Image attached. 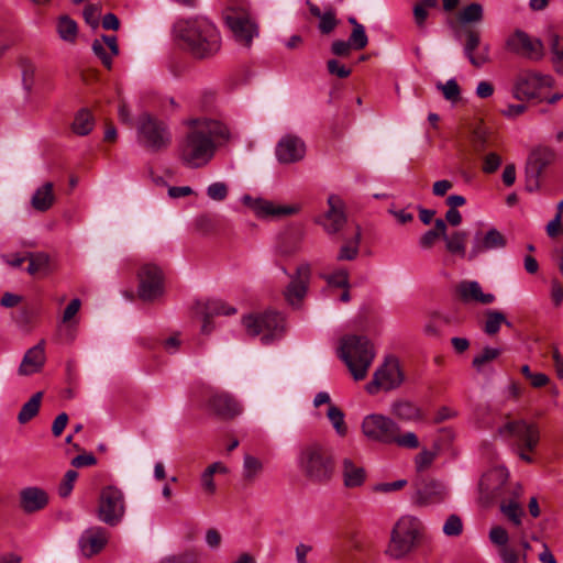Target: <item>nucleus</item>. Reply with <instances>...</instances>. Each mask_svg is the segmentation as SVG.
<instances>
[{
	"label": "nucleus",
	"instance_id": "nucleus-36",
	"mask_svg": "<svg viewBox=\"0 0 563 563\" xmlns=\"http://www.w3.org/2000/svg\"><path fill=\"white\" fill-rule=\"evenodd\" d=\"M327 417L339 437L343 438L347 434V426L344 420L345 415L338 406L330 405L327 410Z\"/></svg>",
	"mask_w": 563,
	"mask_h": 563
},
{
	"label": "nucleus",
	"instance_id": "nucleus-15",
	"mask_svg": "<svg viewBox=\"0 0 563 563\" xmlns=\"http://www.w3.org/2000/svg\"><path fill=\"white\" fill-rule=\"evenodd\" d=\"M163 294V274L158 266L144 264L139 272V296L154 300Z\"/></svg>",
	"mask_w": 563,
	"mask_h": 563
},
{
	"label": "nucleus",
	"instance_id": "nucleus-17",
	"mask_svg": "<svg viewBox=\"0 0 563 563\" xmlns=\"http://www.w3.org/2000/svg\"><path fill=\"white\" fill-rule=\"evenodd\" d=\"M306 143L295 134H286L276 144L275 155L280 164H294L303 159Z\"/></svg>",
	"mask_w": 563,
	"mask_h": 563
},
{
	"label": "nucleus",
	"instance_id": "nucleus-16",
	"mask_svg": "<svg viewBox=\"0 0 563 563\" xmlns=\"http://www.w3.org/2000/svg\"><path fill=\"white\" fill-rule=\"evenodd\" d=\"M506 48L529 59H540L543 56L542 42L539 38H532L521 30H516L508 36Z\"/></svg>",
	"mask_w": 563,
	"mask_h": 563
},
{
	"label": "nucleus",
	"instance_id": "nucleus-43",
	"mask_svg": "<svg viewBox=\"0 0 563 563\" xmlns=\"http://www.w3.org/2000/svg\"><path fill=\"white\" fill-rule=\"evenodd\" d=\"M446 223L443 219H437L434 227L427 231L421 238V244L424 246L434 244L440 238L445 236Z\"/></svg>",
	"mask_w": 563,
	"mask_h": 563
},
{
	"label": "nucleus",
	"instance_id": "nucleus-53",
	"mask_svg": "<svg viewBox=\"0 0 563 563\" xmlns=\"http://www.w3.org/2000/svg\"><path fill=\"white\" fill-rule=\"evenodd\" d=\"M329 286L338 287V288H349V274L344 269H340L334 272L331 275L324 276Z\"/></svg>",
	"mask_w": 563,
	"mask_h": 563
},
{
	"label": "nucleus",
	"instance_id": "nucleus-10",
	"mask_svg": "<svg viewBox=\"0 0 563 563\" xmlns=\"http://www.w3.org/2000/svg\"><path fill=\"white\" fill-rule=\"evenodd\" d=\"M125 514V499L122 490L108 485L100 490L97 517L103 523L114 527L121 522Z\"/></svg>",
	"mask_w": 563,
	"mask_h": 563
},
{
	"label": "nucleus",
	"instance_id": "nucleus-31",
	"mask_svg": "<svg viewBox=\"0 0 563 563\" xmlns=\"http://www.w3.org/2000/svg\"><path fill=\"white\" fill-rule=\"evenodd\" d=\"M420 504L440 501L446 495L445 486L437 481H428L417 490Z\"/></svg>",
	"mask_w": 563,
	"mask_h": 563
},
{
	"label": "nucleus",
	"instance_id": "nucleus-5",
	"mask_svg": "<svg viewBox=\"0 0 563 563\" xmlns=\"http://www.w3.org/2000/svg\"><path fill=\"white\" fill-rule=\"evenodd\" d=\"M339 357L345 363L353 378L362 380L374 361L375 351L366 336L351 334L341 339Z\"/></svg>",
	"mask_w": 563,
	"mask_h": 563
},
{
	"label": "nucleus",
	"instance_id": "nucleus-44",
	"mask_svg": "<svg viewBox=\"0 0 563 563\" xmlns=\"http://www.w3.org/2000/svg\"><path fill=\"white\" fill-rule=\"evenodd\" d=\"M552 60L558 73L563 74V37L552 34L550 37Z\"/></svg>",
	"mask_w": 563,
	"mask_h": 563
},
{
	"label": "nucleus",
	"instance_id": "nucleus-9",
	"mask_svg": "<svg viewBox=\"0 0 563 563\" xmlns=\"http://www.w3.org/2000/svg\"><path fill=\"white\" fill-rule=\"evenodd\" d=\"M224 21L234 40L245 47H250L253 38L258 36V25L245 5H232L224 11Z\"/></svg>",
	"mask_w": 563,
	"mask_h": 563
},
{
	"label": "nucleus",
	"instance_id": "nucleus-63",
	"mask_svg": "<svg viewBox=\"0 0 563 563\" xmlns=\"http://www.w3.org/2000/svg\"><path fill=\"white\" fill-rule=\"evenodd\" d=\"M67 422H68V415L65 412L59 413L53 421L52 433L55 437H59L63 433L64 429L66 428Z\"/></svg>",
	"mask_w": 563,
	"mask_h": 563
},
{
	"label": "nucleus",
	"instance_id": "nucleus-6",
	"mask_svg": "<svg viewBox=\"0 0 563 563\" xmlns=\"http://www.w3.org/2000/svg\"><path fill=\"white\" fill-rule=\"evenodd\" d=\"M242 323L250 336H260L264 345L280 340L286 331L285 318L276 311L251 313L243 317Z\"/></svg>",
	"mask_w": 563,
	"mask_h": 563
},
{
	"label": "nucleus",
	"instance_id": "nucleus-54",
	"mask_svg": "<svg viewBox=\"0 0 563 563\" xmlns=\"http://www.w3.org/2000/svg\"><path fill=\"white\" fill-rule=\"evenodd\" d=\"M483 246H504L506 240L504 235L496 229H490L483 238Z\"/></svg>",
	"mask_w": 563,
	"mask_h": 563
},
{
	"label": "nucleus",
	"instance_id": "nucleus-2",
	"mask_svg": "<svg viewBox=\"0 0 563 563\" xmlns=\"http://www.w3.org/2000/svg\"><path fill=\"white\" fill-rule=\"evenodd\" d=\"M174 33L187 52L197 59H207L221 49V35L216 24L206 16L180 19Z\"/></svg>",
	"mask_w": 563,
	"mask_h": 563
},
{
	"label": "nucleus",
	"instance_id": "nucleus-61",
	"mask_svg": "<svg viewBox=\"0 0 563 563\" xmlns=\"http://www.w3.org/2000/svg\"><path fill=\"white\" fill-rule=\"evenodd\" d=\"M96 463L97 459L92 453L79 454L71 460V466L74 467L92 466Z\"/></svg>",
	"mask_w": 563,
	"mask_h": 563
},
{
	"label": "nucleus",
	"instance_id": "nucleus-64",
	"mask_svg": "<svg viewBox=\"0 0 563 563\" xmlns=\"http://www.w3.org/2000/svg\"><path fill=\"white\" fill-rule=\"evenodd\" d=\"M499 556L503 563H518L519 561V554L508 545L499 549Z\"/></svg>",
	"mask_w": 563,
	"mask_h": 563
},
{
	"label": "nucleus",
	"instance_id": "nucleus-46",
	"mask_svg": "<svg viewBox=\"0 0 563 563\" xmlns=\"http://www.w3.org/2000/svg\"><path fill=\"white\" fill-rule=\"evenodd\" d=\"M437 88L443 93V97L451 102H456L461 96V89L455 79H449L446 82H438Z\"/></svg>",
	"mask_w": 563,
	"mask_h": 563
},
{
	"label": "nucleus",
	"instance_id": "nucleus-13",
	"mask_svg": "<svg viewBox=\"0 0 563 563\" xmlns=\"http://www.w3.org/2000/svg\"><path fill=\"white\" fill-rule=\"evenodd\" d=\"M205 407L224 420L233 419L243 411L242 405L231 394L212 388L206 391Z\"/></svg>",
	"mask_w": 563,
	"mask_h": 563
},
{
	"label": "nucleus",
	"instance_id": "nucleus-4",
	"mask_svg": "<svg viewBox=\"0 0 563 563\" xmlns=\"http://www.w3.org/2000/svg\"><path fill=\"white\" fill-rule=\"evenodd\" d=\"M361 432L369 442L384 445L396 444L400 448L417 449L419 439L415 432H400L399 424L382 413L366 415L361 422Z\"/></svg>",
	"mask_w": 563,
	"mask_h": 563
},
{
	"label": "nucleus",
	"instance_id": "nucleus-45",
	"mask_svg": "<svg viewBox=\"0 0 563 563\" xmlns=\"http://www.w3.org/2000/svg\"><path fill=\"white\" fill-rule=\"evenodd\" d=\"M483 19V7L479 3H471L462 9L459 20L462 23L479 22Z\"/></svg>",
	"mask_w": 563,
	"mask_h": 563
},
{
	"label": "nucleus",
	"instance_id": "nucleus-26",
	"mask_svg": "<svg viewBox=\"0 0 563 563\" xmlns=\"http://www.w3.org/2000/svg\"><path fill=\"white\" fill-rule=\"evenodd\" d=\"M341 474L346 488H356L366 481V471L362 464L351 457H344L341 462Z\"/></svg>",
	"mask_w": 563,
	"mask_h": 563
},
{
	"label": "nucleus",
	"instance_id": "nucleus-56",
	"mask_svg": "<svg viewBox=\"0 0 563 563\" xmlns=\"http://www.w3.org/2000/svg\"><path fill=\"white\" fill-rule=\"evenodd\" d=\"M354 47L350 44L349 40H335L331 44V53L338 57H347Z\"/></svg>",
	"mask_w": 563,
	"mask_h": 563
},
{
	"label": "nucleus",
	"instance_id": "nucleus-12",
	"mask_svg": "<svg viewBox=\"0 0 563 563\" xmlns=\"http://www.w3.org/2000/svg\"><path fill=\"white\" fill-rule=\"evenodd\" d=\"M404 382V374L399 362L395 357H387L375 371L373 379L366 385L368 394H377L379 390L389 391L398 388Z\"/></svg>",
	"mask_w": 563,
	"mask_h": 563
},
{
	"label": "nucleus",
	"instance_id": "nucleus-62",
	"mask_svg": "<svg viewBox=\"0 0 563 563\" xmlns=\"http://www.w3.org/2000/svg\"><path fill=\"white\" fill-rule=\"evenodd\" d=\"M407 485L406 479H398L391 483H380L375 486L376 492L380 493H390L395 490H400Z\"/></svg>",
	"mask_w": 563,
	"mask_h": 563
},
{
	"label": "nucleus",
	"instance_id": "nucleus-50",
	"mask_svg": "<svg viewBox=\"0 0 563 563\" xmlns=\"http://www.w3.org/2000/svg\"><path fill=\"white\" fill-rule=\"evenodd\" d=\"M77 477L78 473L74 470H69L65 473L64 478L58 487V494L60 497L66 498L70 495Z\"/></svg>",
	"mask_w": 563,
	"mask_h": 563
},
{
	"label": "nucleus",
	"instance_id": "nucleus-33",
	"mask_svg": "<svg viewBox=\"0 0 563 563\" xmlns=\"http://www.w3.org/2000/svg\"><path fill=\"white\" fill-rule=\"evenodd\" d=\"M263 472L264 464L258 457L252 454L244 455L241 475L245 484L251 485L255 483L261 477Z\"/></svg>",
	"mask_w": 563,
	"mask_h": 563
},
{
	"label": "nucleus",
	"instance_id": "nucleus-23",
	"mask_svg": "<svg viewBox=\"0 0 563 563\" xmlns=\"http://www.w3.org/2000/svg\"><path fill=\"white\" fill-rule=\"evenodd\" d=\"M2 257L12 267H20L27 262L26 271L31 275L45 272L49 265V256L45 252L29 253L27 255L15 253L12 256L2 255Z\"/></svg>",
	"mask_w": 563,
	"mask_h": 563
},
{
	"label": "nucleus",
	"instance_id": "nucleus-49",
	"mask_svg": "<svg viewBox=\"0 0 563 563\" xmlns=\"http://www.w3.org/2000/svg\"><path fill=\"white\" fill-rule=\"evenodd\" d=\"M350 44L354 47V51H361L368 44V37L364 26L353 29L349 36Z\"/></svg>",
	"mask_w": 563,
	"mask_h": 563
},
{
	"label": "nucleus",
	"instance_id": "nucleus-19",
	"mask_svg": "<svg viewBox=\"0 0 563 563\" xmlns=\"http://www.w3.org/2000/svg\"><path fill=\"white\" fill-rule=\"evenodd\" d=\"M311 269L307 263L300 264L296 274L291 276L289 285L286 287L284 295L289 305L298 307L307 294L310 280Z\"/></svg>",
	"mask_w": 563,
	"mask_h": 563
},
{
	"label": "nucleus",
	"instance_id": "nucleus-21",
	"mask_svg": "<svg viewBox=\"0 0 563 563\" xmlns=\"http://www.w3.org/2000/svg\"><path fill=\"white\" fill-rule=\"evenodd\" d=\"M464 55L474 67H482L487 64L489 58V45L481 46V34L478 31L468 30L465 33Z\"/></svg>",
	"mask_w": 563,
	"mask_h": 563
},
{
	"label": "nucleus",
	"instance_id": "nucleus-38",
	"mask_svg": "<svg viewBox=\"0 0 563 563\" xmlns=\"http://www.w3.org/2000/svg\"><path fill=\"white\" fill-rule=\"evenodd\" d=\"M73 131L78 135H87L93 128V119L91 113L82 109L80 110L73 122Z\"/></svg>",
	"mask_w": 563,
	"mask_h": 563
},
{
	"label": "nucleus",
	"instance_id": "nucleus-34",
	"mask_svg": "<svg viewBox=\"0 0 563 563\" xmlns=\"http://www.w3.org/2000/svg\"><path fill=\"white\" fill-rule=\"evenodd\" d=\"M252 207L258 217H282L296 212V208L294 207L276 206L263 199L255 200Z\"/></svg>",
	"mask_w": 563,
	"mask_h": 563
},
{
	"label": "nucleus",
	"instance_id": "nucleus-40",
	"mask_svg": "<svg viewBox=\"0 0 563 563\" xmlns=\"http://www.w3.org/2000/svg\"><path fill=\"white\" fill-rule=\"evenodd\" d=\"M57 32L62 40L74 42L78 33L77 23L69 16H62L57 23Z\"/></svg>",
	"mask_w": 563,
	"mask_h": 563
},
{
	"label": "nucleus",
	"instance_id": "nucleus-29",
	"mask_svg": "<svg viewBox=\"0 0 563 563\" xmlns=\"http://www.w3.org/2000/svg\"><path fill=\"white\" fill-rule=\"evenodd\" d=\"M55 200L54 185L47 181L34 191L31 198V206L36 211L45 212L53 207Z\"/></svg>",
	"mask_w": 563,
	"mask_h": 563
},
{
	"label": "nucleus",
	"instance_id": "nucleus-8",
	"mask_svg": "<svg viewBox=\"0 0 563 563\" xmlns=\"http://www.w3.org/2000/svg\"><path fill=\"white\" fill-rule=\"evenodd\" d=\"M421 532V522L411 516L401 517L391 531L387 554L394 559L404 558L416 547Z\"/></svg>",
	"mask_w": 563,
	"mask_h": 563
},
{
	"label": "nucleus",
	"instance_id": "nucleus-55",
	"mask_svg": "<svg viewBox=\"0 0 563 563\" xmlns=\"http://www.w3.org/2000/svg\"><path fill=\"white\" fill-rule=\"evenodd\" d=\"M489 540L492 543L504 548L507 545L509 540L508 532L503 527L496 526L489 531Z\"/></svg>",
	"mask_w": 563,
	"mask_h": 563
},
{
	"label": "nucleus",
	"instance_id": "nucleus-7",
	"mask_svg": "<svg viewBox=\"0 0 563 563\" xmlns=\"http://www.w3.org/2000/svg\"><path fill=\"white\" fill-rule=\"evenodd\" d=\"M136 140L145 151L157 153L170 145L172 134L164 121L144 113L136 123Z\"/></svg>",
	"mask_w": 563,
	"mask_h": 563
},
{
	"label": "nucleus",
	"instance_id": "nucleus-42",
	"mask_svg": "<svg viewBox=\"0 0 563 563\" xmlns=\"http://www.w3.org/2000/svg\"><path fill=\"white\" fill-rule=\"evenodd\" d=\"M501 512L516 526H520L521 518L525 515L523 508L516 500L503 501L500 504Z\"/></svg>",
	"mask_w": 563,
	"mask_h": 563
},
{
	"label": "nucleus",
	"instance_id": "nucleus-27",
	"mask_svg": "<svg viewBox=\"0 0 563 563\" xmlns=\"http://www.w3.org/2000/svg\"><path fill=\"white\" fill-rule=\"evenodd\" d=\"M554 159V152L549 147H537L534 148L527 162L526 175L532 177H540L544 168L550 165Z\"/></svg>",
	"mask_w": 563,
	"mask_h": 563
},
{
	"label": "nucleus",
	"instance_id": "nucleus-30",
	"mask_svg": "<svg viewBox=\"0 0 563 563\" xmlns=\"http://www.w3.org/2000/svg\"><path fill=\"white\" fill-rule=\"evenodd\" d=\"M205 314L203 324L201 327V331L203 333H209L211 329L209 328V319L214 316H230L234 314L236 312V309L233 307H229L225 302L218 300V299H211L208 300L202 310Z\"/></svg>",
	"mask_w": 563,
	"mask_h": 563
},
{
	"label": "nucleus",
	"instance_id": "nucleus-20",
	"mask_svg": "<svg viewBox=\"0 0 563 563\" xmlns=\"http://www.w3.org/2000/svg\"><path fill=\"white\" fill-rule=\"evenodd\" d=\"M455 290L460 301L465 305H489L496 299L494 294L485 292L476 280H462L456 285Z\"/></svg>",
	"mask_w": 563,
	"mask_h": 563
},
{
	"label": "nucleus",
	"instance_id": "nucleus-58",
	"mask_svg": "<svg viewBox=\"0 0 563 563\" xmlns=\"http://www.w3.org/2000/svg\"><path fill=\"white\" fill-rule=\"evenodd\" d=\"M500 165L501 157L498 154L490 152L484 157L483 172L486 174H493Z\"/></svg>",
	"mask_w": 563,
	"mask_h": 563
},
{
	"label": "nucleus",
	"instance_id": "nucleus-3",
	"mask_svg": "<svg viewBox=\"0 0 563 563\" xmlns=\"http://www.w3.org/2000/svg\"><path fill=\"white\" fill-rule=\"evenodd\" d=\"M296 462L299 472L310 483L324 485L334 476L333 454L320 442L312 441L301 445Z\"/></svg>",
	"mask_w": 563,
	"mask_h": 563
},
{
	"label": "nucleus",
	"instance_id": "nucleus-35",
	"mask_svg": "<svg viewBox=\"0 0 563 563\" xmlns=\"http://www.w3.org/2000/svg\"><path fill=\"white\" fill-rule=\"evenodd\" d=\"M42 396H43V393L37 391L29 399V401H26L22 406V408L18 415V421L21 424L29 422L31 419H33L37 415V412L40 410V406H41Z\"/></svg>",
	"mask_w": 563,
	"mask_h": 563
},
{
	"label": "nucleus",
	"instance_id": "nucleus-39",
	"mask_svg": "<svg viewBox=\"0 0 563 563\" xmlns=\"http://www.w3.org/2000/svg\"><path fill=\"white\" fill-rule=\"evenodd\" d=\"M503 323L511 327V323L506 320L503 312L497 310H489L486 313L484 331L488 335H494L499 331Z\"/></svg>",
	"mask_w": 563,
	"mask_h": 563
},
{
	"label": "nucleus",
	"instance_id": "nucleus-32",
	"mask_svg": "<svg viewBox=\"0 0 563 563\" xmlns=\"http://www.w3.org/2000/svg\"><path fill=\"white\" fill-rule=\"evenodd\" d=\"M391 412L402 421H421L424 419L422 410L408 400L394 402L391 406Z\"/></svg>",
	"mask_w": 563,
	"mask_h": 563
},
{
	"label": "nucleus",
	"instance_id": "nucleus-1",
	"mask_svg": "<svg viewBox=\"0 0 563 563\" xmlns=\"http://www.w3.org/2000/svg\"><path fill=\"white\" fill-rule=\"evenodd\" d=\"M229 137V129L218 120H191L179 145L180 158L191 168L205 166L213 157L217 146L227 142Z\"/></svg>",
	"mask_w": 563,
	"mask_h": 563
},
{
	"label": "nucleus",
	"instance_id": "nucleus-51",
	"mask_svg": "<svg viewBox=\"0 0 563 563\" xmlns=\"http://www.w3.org/2000/svg\"><path fill=\"white\" fill-rule=\"evenodd\" d=\"M229 188L223 181H216L208 186L207 195L211 200L223 201L228 197Z\"/></svg>",
	"mask_w": 563,
	"mask_h": 563
},
{
	"label": "nucleus",
	"instance_id": "nucleus-25",
	"mask_svg": "<svg viewBox=\"0 0 563 563\" xmlns=\"http://www.w3.org/2000/svg\"><path fill=\"white\" fill-rule=\"evenodd\" d=\"M48 504L47 493L38 487H26L20 492V505L24 512L42 510Z\"/></svg>",
	"mask_w": 563,
	"mask_h": 563
},
{
	"label": "nucleus",
	"instance_id": "nucleus-57",
	"mask_svg": "<svg viewBox=\"0 0 563 563\" xmlns=\"http://www.w3.org/2000/svg\"><path fill=\"white\" fill-rule=\"evenodd\" d=\"M328 71L338 78H346L351 74V69L341 64L338 59H329L327 62Z\"/></svg>",
	"mask_w": 563,
	"mask_h": 563
},
{
	"label": "nucleus",
	"instance_id": "nucleus-52",
	"mask_svg": "<svg viewBox=\"0 0 563 563\" xmlns=\"http://www.w3.org/2000/svg\"><path fill=\"white\" fill-rule=\"evenodd\" d=\"M463 523L457 515H450L443 525V532L449 537H456L462 533Z\"/></svg>",
	"mask_w": 563,
	"mask_h": 563
},
{
	"label": "nucleus",
	"instance_id": "nucleus-60",
	"mask_svg": "<svg viewBox=\"0 0 563 563\" xmlns=\"http://www.w3.org/2000/svg\"><path fill=\"white\" fill-rule=\"evenodd\" d=\"M551 300L555 307H560L563 302V286L558 278L551 280Z\"/></svg>",
	"mask_w": 563,
	"mask_h": 563
},
{
	"label": "nucleus",
	"instance_id": "nucleus-14",
	"mask_svg": "<svg viewBox=\"0 0 563 563\" xmlns=\"http://www.w3.org/2000/svg\"><path fill=\"white\" fill-rule=\"evenodd\" d=\"M553 78L550 75L533 70H521L517 75L515 84V98L518 100H530L538 97L543 88H550Z\"/></svg>",
	"mask_w": 563,
	"mask_h": 563
},
{
	"label": "nucleus",
	"instance_id": "nucleus-18",
	"mask_svg": "<svg viewBox=\"0 0 563 563\" xmlns=\"http://www.w3.org/2000/svg\"><path fill=\"white\" fill-rule=\"evenodd\" d=\"M328 210L317 218V223L330 234L339 232L345 224L344 202L336 195L328 197Z\"/></svg>",
	"mask_w": 563,
	"mask_h": 563
},
{
	"label": "nucleus",
	"instance_id": "nucleus-24",
	"mask_svg": "<svg viewBox=\"0 0 563 563\" xmlns=\"http://www.w3.org/2000/svg\"><path fill=\"white\" fill-rule=\"evenodd\" d=\"M45 360L44 342L41 341L25 352L18 369L19 375L30 376L41 372L45 364Z\"/></svg>",
	"mask_w": 563,
	"mask_h": 563
},
{
	"label": "nucleus",
	"instance_id": "nucleus-41",
	"mask_svg": "<svg viewBox=\"0 0 563 563\" xmlns=\"http://www.w3.org/2000/svg\"><path fill=\"white\" fill-rule=\"evenodd\" d=\"M500 354V349L487 346L473 358L472 365L477 372H482L486 364L495 361Z\"/></svg>",
	"mask_w": 563,
	"mask_h": 563
},
{
	"label": "nucleus",
	"instance_id": "nucleus-48",
	"mask_svg": "<svg viewBox=\"0 0 563 563\" xmlns=\"http://www.w3.org/2000/svg\"><path fill=\"white\" fill-rule=\"evenodd\" d=\"M199 554L194 550H188L178 554L168 555L161 560L159 563H198Z\"/></svg>",
	"mask_w": 563,
	"mask_h": 563
},
{
	"label": "nucleus",
	"instance_id": "nucleus-59",
	"mask_svg": "<svg viewBox=\"0 0 563 563\" xmlns=\"http://www.w3.org/2000/svg\"><path fill=\"white\" fill-rule=\"evenodd\" d=\"M435 459V453L429 450H422L415 459L417 471H423L429 467Z\"/></svg>",
	"mask_w": 563,
	"mask_h": 563
},
{
	"label": "nucleus",
	"instance_id": "nucleus-28",
	"mask_svg": "<svg viewBox=\"0 0 563 563\" xmlns=\"http://www.w3.org/2000/svg\"><path fill=\"white\" fill-rule=\"evenodd\" d=\"M92 51L100 58L102 64L110 69L112 66V57L119 54L117 36L102 35L92 43Z\"/></svg>",
	"mask_w": 563,
	"mask_h": 563
},
{
	"label": "nucleus",
	"instance_id": "nucleus-11",
	"mask_svg": "<svg viewBox=\"0 0 563 563\" xmlns=\"http://www.w3.org/2000/svg\"><path fill=\"white\" fill-rule=\"evenodd\" d=\"M497 435L527 451H533L539 441L537 427L526 420H507L497 429Z\"/></svg>",
	"mask_w": 563,
	"mask_h": 563
},
{
	"label": "nucleus",
	"instance_id": "nucleus-37",
	"mask_svg": "<svg viewBox=\"0 0 563 563\" xmlns=\"http://www.w3.org/2000/svg\"><path fill=\"white\" fill-rule=\"evenodd\" d=\"M19 67L21 69L23 87L30 92L35 82L36 66L30 58L22 57L19 59Z\"/></svg>",
	"mask_w": 563,
	"mask_h": 563
},
{
	"label": "nucleus",
	"instance_id": "nucleus-47",
	"mask_svg": "<svg viewBox=\"0 0 563 563\" xmlns=\"http://www.w3.org/2000/svg\"><path fill=\"white\" fill-rule=\"evenodd\" d=\"M319 20L318 29L322 34L331 33L339 24L333 9L324 11Z\"/></svg>",
	"mask_w": 563,
	"mask_h": 563
},
{
	"label": "nucleus",
	"instance_id": "nucleus-22",
	"mask_svg": "<svg viewBox=\"0 0 563 563\" xmlns=\"http://www.w3.org/2000/svg\"><path fill=\"white\" fill-rule=\"evenodd\" d=\"M108 531L102 527L86 529L79 538V548L84 556L91 558L98 554L107 544Z\"/></svg>",
	"mask_w": 563,
	"mask_h": 563
}]
</instances>
